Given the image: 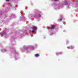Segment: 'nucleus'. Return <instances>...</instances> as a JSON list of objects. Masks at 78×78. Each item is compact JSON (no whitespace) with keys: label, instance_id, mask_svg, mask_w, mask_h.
<instances>
[{"label":"nucleus","instance_id":"f257e3e1","mask_svg":"<svg viewBox=\"0 0 78 78\" xmlns=\"http://www.w3.org/2000/svg\"><path fill=\"white\" fill-rule=\"evenodd\" d=\"M55 25H52L51 26L50 28H51V29H54V28H55Z\"/></svg>","mask_w":78,"mask_h":78},{"label":"nucleus","instance_id":"39448f33","mask_svg":"<svg viewBox=\"0 0 78 78\" xmlns=\"http://www.w3.org/2000/svg\"><path fill=\"white\" fill-rule=\"evenodd\" d=\"M34 31H35V30H34L32 31V33H34Z\"/></svg>","mask_w":78,"mask_h":78},{"label":"nucleus","instance_id":"7ed1b4c3","mask_svg":"<svg viewBox=\"0 0 78 78\" xmlns=\"http://www.w3.org/2000/svg\"><path fill=\"white\" fill-rule=\"evenodd\" d=\"M39 56V55L38 54H36L35 55V57H38Z\"/></svg>","mask_w":78,"mask_h":78},{"label":"nucleus","instance_id":"20e7f679","mask_svg":"<svg viewBox=\"0 0 78 78\" xmlns=\"http://www.w3.org/2000/svg\"><path fill=\"white\" fill-rule=\"evenodd\" d=\"M6 2H9V0H5Z\"/></svg>","mask_w":78,"mask_h":78},{"label":"nucleus","instance_id":"f03ea898","mask_svg":"<svg viewBox=\"0 0 78 78\" xmlns=\"http://www.w3.org/2000/svg\"><path fill=\"white\" fill-rule=\"evenodd\" d=\"M32 28L33 29V30H36L37 29V28H36V27H32Z\"/></svg>","mask_w":78,"mask_h":78},{"label":"nucleus","instance_id":"423d86ee","mask_svg":"<svg viewBox=\"0 0 78 78\" xmlns=\"http://www.w3.org/2000/svg\"><path fill=\"white\" fill-rule=\"evenodd\" d=\"M54 1H55L56 2H57V1H58V0H54Z\"/></svg>","mask_w":78,"mask_h":78}]
</instances>
